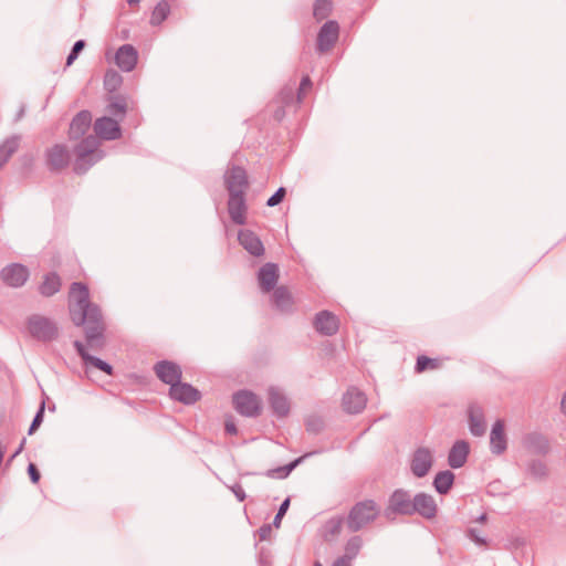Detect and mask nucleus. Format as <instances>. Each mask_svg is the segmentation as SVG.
I'll use <instances>...</instances> for the list:
<instances>
[{"mask_svg":"<svg viewBox=\"0 0 566 566\" xmlns=\"http://www.w3.org/2000/svg\"><path fill=\"white\" fill-rule=\"evenodd\" d=\"M44 406H45V403H44V401H42L38 412L35 413V416L31 422V426L29 428V434H32L42 423L43 415H44Z\"/></svg>","mask_w":566,"mask_h":566,"instance_id":"a18cd8bd","label":"nucleus"},{"mask_svg":"<svg viewBox=\"0 0 566 566\" xmlns=\"http://www.w3.org/2000/svg\"><path fill=\"white\" fill-rule=\"evenodd\" d=\"M85 48V41L78 40L74 43L67 59H66V66H70L73 64V62L77 59L78 54L82 52V50Z\"/></svg>","mask_w":566,"mask_h":566,"instance_id":"37998d69","label":"nucleus"},{"mask_svg":"<svg viewBox=\"0 0 566 566\" xmlns=\"http://www.w3.org/2000/svg\"><path fill=\"white\" fill-rule=\"evenodd\" d=\"M339 36V25L336 21H326L318 31L316 49L321 53L332 50Z\"/></svg>","mask_w":566,"mask_h":566,"instance_id":"6e6552de","label":"nucleus"},{"mask_svg":"<svg viewBox=\"0 0 566 566\" xmlns=\"http://www.w3.org/2000/svg\"><path fill=\"white\" fill-rule=\"evenodd\" d=\"M19 144H20V139L17 136L7 138L0 145V158L3 159V161H9L11 156L18 150Z\"/></svg>","mask_w":566,"mask_h":566,"instance_id":"e433bc0d","label":"nucleus"},{"mask_svg":"<svg viewBox=\"0 0 566 566\" xmlns=\"http://www.w3.org/2000/svg\"><path fill=\"white\" fill-rule=\"evenodd\" d=\"M8 161H3V159L0 158V170L3 168V166L7 164Z\"/></svg>","mask_w":566,"mask_h":566,"instance_id":"bf43d9fd","label":"nucleus"},{"mask_svg":"<svg viewBox=\"0 0 566 566\" xmlns=\"http://www.w3.org/2000/svg\"><path fill=\"white\" fill-rule=\"evenodd\" d=\"M440 367V360L437 358H429L427 356H419L416 363V371L422 373L427 369H437Z\"/></svg>","mask_w":566,"mask_h":566,"instance_id":"ea45409f","label":"nucleus"},{"mask_svg":"<svg viewBox=\"0 0 566 566\" xmlns=\"http://www.w3.org/2000/svg\"><path fill=\"white\" fill-rule=\"evenodd\" d=\"M468 536L473 541L475 542L476 544L479 545H485V539H483L482 537L479 536L476 530L474 528H470L468 531Z\"/></svg>","mask_w":566,"mask_h":566,"instance_id":"864d4df0","label":"nucleus"},{"mask_svg":"<svg viewBox=\"0 0 566 566\" xmlns=\"http://www.w3.org/2000/svg\"><path fill=\"white\" fill-rule=\"evenodd\" d=\"M470 432L475 437H482L485 433L486 424L484 412L481 406L471 405L468 410Z\"/></svg>","mask_w":566,"mask_h":566,"instance_id":"bb28decb","label":"nucleus"},{"mask_svg":"<svg viewBox=\"0 0 566 566\" xmlns=\"http://www.w3.org/2000/svg\"><path fill=\"white\" fill-rule=\"evenodd\" d=\"M332 566H352V565H348L345 560L343 559H336Z\"/></svg>","mask_w":566,"mask_h":566,"instance_id":"6e6d98bb","label":"nucleus"},{"mask_svg":"<svg viewBox=\"0 0 566 566\" xmlns=\"http://www.w3.org/2000/svg\"><path fill=\"white\" fill-rule=\"evenodd\" d=\"M286 195L284 187H280L266 201V206L275 207L281 203Z\"/></svg>","mask_w":566,"mask_h":566,"instance_id":"49530a36","label":"nucleus"},{"mask_svg":"<svg viewBox=\"0 0 566 566\" xmlns=\"http://www.w3.org/2000/svg\"><path fill=\"white\" fill-rule=\"evenodd\" d=\"M231 491L235 495L239 502H243L247 497L245 491L240 483H235L231 486Z\"/></svg>","mask_w":566,"mask_h":566,"instance_id":"8fccbe9b","label":"nucleus"},{"mask_svg":"<svg viewBox=\"0 0 566 566\" xmlns=\"http://www.w3.org/2000/svg\"><path fill=\"white\" fill-rule=\"evenodd\" d=\"M290 506V499H285L282 504L280 505L279 507V511L276 513V515L274 516V520H273V525L275 527H280L281 525V521L283 518V516L285 515L287 509Z\"/></svg>","mask_w":566,"mask_h":566,"instance_id":"de8ad7c7","label":"nucleus"},{"mask_svg":"<svg viewBox=\"0 0 566 566\" xmlns=\"http://www.w3.org/2000/svg\"><path fill=\"white\" fill-rule=\"evenodd\" d=\"M71 155L63 144H55L45 151V161L50 171H61L70 164Z\"/></svg>","mask_w":566,"mask_h":566,"instance_id":"9d476101","label":"nucleus"},{"mask_svg":"<svg viewBox=\"0 0 566 566\" xmlns=\"http://www.w3.org/2000/svg\"><path fill=\"white\" fill-rule=\"evenodd\" d=\"M560 408L564 415H566V392L564 394L560 402Z\"/></svg>","mask_w":566,"mask_h":566,"instance_id":"5fc2aeb1","label":"nucleus"},{"mask_svg":"<svg viewBox=\"0 0 566 566\" xmlns=\"http://www.w3.org/2000/svg\"><path fill=\"white\" fill-rule=\"evenodd\" d=\"M470 447L464 440L457 441L449 451L448 464L452 469H459L464 465L469 455Z\"/></svg>","mask_w":566,"mask_h":566,"instance_id":"a878e982","label":"nucleus"},{"mask_svg":"<svg viewBox=\"0 0 566 566\" xmlns=\"http://www.w3.org/2000/svg\"><path fill=\"white\" fill-rule=\"evenodd\" d=\"M27 327L33 338L44 343L55 339L59 335L56 324L39 314H33L28 318Z\"/></svg>","mask_w":566,"mask_h":566,"instance_id":"20e7f679","label":"nucleus"},{"mask_svg":"<svg viewBox=\"0 0 566 566\" xmlns=\"http://www.w3.org/2000/svg\"><path fill=\"white\" fill-rule=\"evenodd\" d=\"M523 444L533 453L545 454L549 450L548 440L537 432L526 434L523 439Z\"/></svg>","mask_w":566,"mask_h":566,"instance_id":"7c9ffc66","label":"nucleus"},{"mask_svg":"<svg viewBox=\"0 0 566 566\" xmlns=\"http://www.w3.org/2000/svg\"><path fill=\"white\" fill-rule=\"evenodd\" d=\"M238 241L245 251L255 258L263 256L265 253L263 242L259 235L250 229L240 230Z\"/></svg>","mask_w":566,"mask_h":566,"instance_id":"a211bd4d","label":"nucleus"},{"mask_svg":"<svg viewBox=\"0 0 566 566\" xmlns=\"http://www.w3.org/2000/svg\"><path fill=\"white\" fill-rule=\"evenodd\" d=\"M331 10V0H316L313 7V15L317 21H322L328 17Z\"/></svg>","mask_w":566,"mask_h":566,"instance_id":"58836bf2","label":"nucleus"},{"mask_svg":"<svg viewBox=\"0 0 566 566\" xmlns=\"http://www.w3.org/2000/svg\"><path fill=\"white\" fill-rule=\"evenodd\" d=\"M75 160L73 170L77 175L85 174L94 164L99 161L104 153L99 149V140L94 135L81 139L74 148Z\"/></svg>","mask_w":566,"mask_h":566,"instance_id":"7ed1b4c3","label":"nucleus"},{"mask_svg":"<svg viewBox=\"0 0 566 566\" xmlns=\"http://www.w3.org/2000/svg\"><path fill=\"white\" fill-rule=\"evenodd\" d=\"M93 128L97 139L116 140L122 137V129L118 120L109 116L97 118Z\"/></svg>","mask_w":566,"mask_h":566,"instance_id":"1a4fd4ad","label":"nucleus"},{"mask_svg":"<svg viewBox=\"0 0 566 566\" xmlns=\"http://www.w3.org/2000/svg\"><path fill=\"white\" fill-rule=\"evenodd\" d=\"M233 407L241 416L256 418L262 412V400L254 392L243 389L233 394Z\"/></svg>","mask_w":566,"mask_h":566,"instance_id":"39448f33","label":"nucleus"},{"mask_svg":"<svg viewBox=\"0 0 566 566\" xmlns=\"http://www.w3.org/2000/svg\"><path fill=\"white\" fill-rule=\"evenodd\" d=\"M61 277L55 272H50L44 275L42 283L39 286V292L45 297L56 294L61 289Z\"/></svg>","mask_w":566,"mask_h":566,"instance_id":"473e14b6","label":"nucleus"},{"mask_svg":"<svg viewBox=\"0 0 566 566\" xmlns=\"http://www.w3.org/2000/svg\"><path fill=\"white\" fill-rule=\"evenodd\" d=\"M528 471L537 479H542L547 475L546 464L539 460L532 461L528 465Z\"/></svg>","mask_w":566,"mask_h":566,"instance_id":"79ce46f5","label":"nucleus"},{"mask_svg":"<svg viewBox=\"0 0 566 566\" xmlns=\"http://www.w3.org/2000/svg\"><path fill=\"white\" fill-rule=\"evenodd\" d=\"M154 371L158 379L169 385L170 387L172 384L181 380L182 377V370L180 366L170 360H160L156 363L154 366Z\"/></svg>","mask_w":566,"mask_h":566,"instance_id":"dca6fc26","label":"nucleus"},{"mask_svg":"<svg viewBox=\"0 0 566 566\" xmlns=\"http://www.w3.org/2000/svg\"><path fill=\"white\" fill-rule=\"evenodd\" d=\"M224 431H226V433L231 434V436H234L238 433L237 424L234 423V421L232 419L226 420Z\"/></svg>","mask_w":566,"mask_h":566,"instance_id":"603ef678","label":"nucleus"},{"mask_svg":"<svg viewBox=\"0 0 566 566\" xmlns=\"http://www.w3.org/2000/svg\"><path fill=\"white\" fill-rule=\"evenodd\" d=\"M490 447L492 453L496 455L504 453L507 448L505 423L502 419H497L492 427L490 433Z\"/></svg>","mask_w":566,"mask_h":566,"instance_id":"4be33fe9","label":"nucleus"},{"mask_svg":"<svg viewBox=\"0 0 566 566\" xmlns=\"http://www.w3.org/2000/svg\"><path fill=\"white\" fill-rule=\"evenodd\" d=\"M170 13V4L167 0L159 1L154 8L150 15V24L159 25L161 24Z\"/></svg>","mask_w":566,"mask_h":566,"instance_id":"c9c22d12","label":"nucleus"},{"mask_svg":"<svg viewBox=\"0 0 566 566\" xmlns=\"http://www.w3.org/2000/svg\"><path fill=\"white\" fill-rule=\"evenodd\" d=\"M272 534V526L270 524H263L258 531L256 535L260 542L270 539Z\"/></svg>","mask_w":566,"mask_h":566,"instance_id":"09e8293b","label":"nucleus"},{"mask_svg":"<svg viewBox=\"0 0 566 566\" xmlns=\"http://www.w3.org/2000/svg\"><path fill=\"white\" fill-rule=\"evenodd\" d=\"M433 464L432 452L424 447L418 448L411 458L410 469L415 476H426Z\"/></svg>","mask_w":566,"mask_h":566,"instance_id":"ddd939ff","label":"nucleus"},{"mask_svg":"<svg viewBox=\"0 0 566 566\" xmlns=\"http://www.w3.org/2000/svg\"><path fill=\"white\" fill-rule=\"evenodd\" d=\"M363 545V541L360 536H353L350 537L346 544H345V553L343 556L338 557L337 559L345 560L348 565H352V560L358 555L360 548Z\"/></svg>","mask_w":566,"mask_h":566,"instance_id":"f704fd0d","label":"nucleus"},{"mask_svg":"<svg viewBox=\"0 0 566 566\" xmlns=\"http://www.w3.org/2000/svg\"><path fill=\"white\" fill-rule=\"evenodd\" d=\"M30 276L29 270L21 263H11L1 270V279L11 287H21Z\"/></svg>","mask_w":566,"mask_h":566,"instance_id":"9b49d317","label":"nucleus"},{"mask_svg":"<svg viewBox=\"0 0 566 566\" xmlns=\"http://www.w3.org/2000/svg\"><path fill=\"white\" fill-rule=\"evenodd\" d=\"M28 474L32 483H38L40 481V472L34 463H30L28 465Z\"/></svg>","mask_w":566,"mask_h":566,"instance_id":"3c124183","label":"nucleus"},{"mask_svg":"<svg viewBox=\"0 0 566 566\" xmlns=\"http://www.w3.org/2000/svg\"><path fill=\"white\" fill-rule=\"evenodd\" d=\"M272 303L275 308L282 313H292L294 308V297L290 290L284 286H277L272 294Z\"/></svg>","mask_w":566,"mask_h":566,"instance_id":"393cba45","label":"nucleus"},{"mask_svg":"<svg viewBox=\"0 0 566 566\" xmlns=\"http://www.w3.org/2000/svg\"><path fill=\"white\" fill-rule=\"evenodd\" d=\"M268 394V399L272 412L277 418L286 417L290 412V401L286 398V396L279 388L275 387H270Z\"/></svg>","mask_w":566,"mask_h":566,"instance_id":"b1692460","label":"nucleus"},{"mask_svg":"<svg viewBox=\"0 0 566 566\" xmlns=\"http://www.w3.org/2000/svg\"><path fill=\"white\" fill-rule=\"evenodd\" d=\"M314 566H322L319 562H315Z\"/></svg>","mask_w":566,"mask_h":566,"instance_id":"e2e57ef3","label":"nucleus"},{"mask_svg":"<svg viewBox=\"0 0 566 566\" xmlns=\"http://www.w3.org/2000/svg\"><path fill=\"white\" fill-rule=\"evenodd\" d=\"M302 462V458H297L286 465L271 469L266 472V476L272 479H285Z\"/></svg>","mask_w":566,"mask_h":566,"instance_id":"4c0bfd02","label":"nucleus"},{"mask_svg":"<svg viewBox=\"0 0 566 566\" xmlns=\"http://www.w3.org/2000/svg\"><path fill=\"white\" fill-rule=\"evenodd\" d=\"M72 322L77 325H85L86 345L93 350H101L104 347L105 323L101 308L90 303L81 310L70 307Z\"/></svg>","mask_w":566,"mask_h":566,"instance_id":"f257e3e1","label":"nucleus"},{"mask_svg":"<svg viewBox=\"0 0 566 566\" xmlns=\"http://www.w3.org/2000/svg\"><path fill=\"white\" fill-rule=\"evenodd\" d=\"M315 329L326 336L335 335L339 328V321L336 315L329 311H321L315 315L314 318Z\"/></svg>","mask_w":566,"mask_h":566,"instance_id":"6ab92c4d","label":"nucleus"},{"mask_svg":"<svg viewBox=\"0 0 566 566\" xmlns=\"http://www.w3.org/2000/svg\"><path fill=\"white\" fill-rule=\"evenodd\" d=\"M279 266L275 263H265L262 265L258 272V281L260 289L263 293H269L272 290L274 291L276 287V283L279 281Z\"/></svg>","mask_w":566,"mask_h":566,"instance_id":"aec40b11","label":"nucleus"},{"mask_svg":"<svg viewBox=\"0 0 566 566\" xmlns=\"http://www.w3.org/2000/svg\"><path fill=\"white\" fill-rule=\"evenodd\" d=\"M92 125L91 112L84 109L78 112L72 119L69 128L70 139L84 138L83 136L87 133Z\"/></svg>","mask_w":566,"mask_h":566,"instance_id":"412c9836","label":"nucleus"},{"mask_svg":"<svg viewBox=\"0 0 566 566\" xmlns=\"http://www.w3.org/2000/svg\"><path fill=\"white\" fill-rule=\"evenodd\" d=\"M485 520H486V515H485V514H483V515L480 517V521H482V522H483V521H485Z\"/></svg>","mask_w":566,"mask_h":566,"instance_id":"052dcab7","label":"nucleus"},{"mask_svg":"<svg viewBox=\"0 0 566 566\" xmlns=\"http://www.w3.org/2000/svg\"><path fill=\"white\" fill-rule=\"evenodd\" d=\"M438 506L432 495L420 492L413 496V514H419L426 520L437 516Z\"/></svg>","mask_w":566,"mask_h":566,"instance_id":"f3484780","label":"nucleus"},{"mask_svg":"<svg viewBox=\"0 0 566 566\" xmlns=\"http://www.w3.org/2000/svg\"><path fill=\"white\" fill-rule=\"evenodd\" d=\"M224 187L228 195H247L249 179L245 169L237 165L230 166L224 174Z\"/></svg>","mask_w":566,"mask_h":566,"instance_id":"0eeeda50","label":"nucleus"},{"mask_svg":"<svg viewBox=\"0 0 566 566\" xmlns=\"http://www.w3.org/2000/svg\"><path fill=\"white\" fill-rule=\"evenodd\" d=\"M345 518L342 515H336L327 521L321 527V536L325 542L334 541L342 532Z\"/></svg>","mask_w":566,"mask_h":566,"instance_id":"c85d7f7f","label":"nucleus"},{"mask_svg":"<svg viewBox=\"0 0 566 566\" xmlns=\"http://www.w3.org/2000/svg\"><path fill=\"white\" fill-rule=\"evenodd\" d=\"M313 83L308 75L302 77L297 94H296V104H301L307 94L312 91Z\"/></svg>","mask_w":566,"mask_h":566,"instance_id":"a19ab883","label":"nucleus"},{"mask_svg":"<svg viewBox=\"0 0 566 566\" xmlns=\"http://www.w3.org/2000/svg\"><path fill=\"white\" fill-rule=\"evenodd\" d=\"M367 403L366 395L356 387H349L343 395V409L349 415L360 413Z\"/></svg>","mask_w":566,"mask_h":566,"instance_id":"4468645a","label":"nucleus"},{"mask_svg":"<svg viewBox=\"0 0 566 566\" xmlns=\"http://www.w3.org/2000/svg\"><path fill=\"white\" fill-rule=\"evenodd\" d=\"M70 298L75 302L74 305L70 304V307L81 310L82 307L90 304V291L88 287L81 282H74L70 287Z\"/></svg>","mask_w":566,"mask_h":566,"instance_id":"c756f323","label":"nucleus"},{"mask_svg":"<svg viewBox=\"0 0 566 566\" xmlns=\"http://www.w3.org/2000/svg\"><path fill=\"white\" fill-rule=\"evenodd\" d=\"M305 426L307 431L317 433L323 429L324 422L318 417H310L307 418Z\"/></svg>","mask_w":566,"mask_h":566,"instance_id":"c03bdc74","label":"nucleus"},{"mask_svg":"<svg viewBox=\"0 0 566 566\" xmlns=\"http://www.w3.org/2000/svg\"><path fill=\"white\" fill-rule=\"evenodd\" d=\"M385 514L387 517L391 515H413V497L408 491L395 490L389 496Z\"/></svg>","mask_w":566,"mask_h":566,"instance_id":"423d86ee","label":"nucleus"},{"mask_svg":"<svg viewBox=\"0 0 566 566\" xmlns=\"http://www.w3.org/2000/svg\"><path fill=\"white\" fill-rule=\"evenodd\" d=\"M228 213L234 224L243 226L247 223L248 205L245 195H229Z\"/></svg>","mask_w":566,"mask_h":566,"instance_id":"2eb2a0df","label":"nucleus"},{"mask_svg":"<svg viewBox=\"0 0 566 566\" xmlns=\"http://www.w3.org/2000/svg\"><path fill=\"white\" fill-rule=\"evenodd\" d=\"M138 60V53L136 49L130 44L122 45L115 55L116 65L123 72H130L135 69Z\"/></svg>","mask_w":566,"mask_h":566,"instance_id":"5701e85b","label":"nucleus"},{"mask_svg":"<svg viewBox=\"0 0 566 566\" xmlns=\"http://www.w3.org/2000/svg\"><path fill=\"white\" fill-rule=\"evenodd\" d=\"M380 515V506L371 499L356 502L345 517V524L350 533H357L371 525Z\"/></svg>","mask_w":566,"mask_h":566,"instance_id":"f03ea898","label":"nucleus"},{"mask_svg":"<svg viewBox=\"0 0 566 566\" xmlns=\"http://www.w3.org/2000/svg\"><path fill=\"white\" fill-rule=\"evenodd\" d=\"M454 481V474L449 471H440L437 473L433 480V486L436 491L440 494H447Z\"/></svg>","mask_w":566,"mask_h":566,"instance_id":"72a5a7b5","label":"nucleus"},{"mask_svg":"<svg viewBox=\"0 0 566 566\" xmlns=\"http://www.w3.org/2000/svg\"><path fill=\"white\" fill-rule=\"evenodd\" d=\"M169 396L172 400L184 405H193L201 398L198 389L187 382L179 380L169 388Z\"/></svg>","mask_w":566,"mask_h":566,"instance_id":"f8f14e48","label":"nucleus"},{"mask_svg":"<svg viewBox=\"0 0 566 566\" xmlns=\"http://www.w3.org/2000/svg\"><path fill=\"white\" fill-rule=\"evenodd\" d=\"M128 98L124 95H115L109 98L106 111L117 120H122L129 109Z\"/></svg>","mask_w":566,"mask_h":566,"instance_id":"2f4dec72","label":"nucleus"},{"mask_svg":"<svg viewBox=\"0 0 566 566\" xmlns=\"http://www.w3.org/2000/svg\"><path fill=\"white\" fill-rule=\"evenodd\" d=\"M113 78L116 80V81H119V77H117L116 74L113 75Z\"/></svg>","mask_w":566,"mask_h":566,"instance_id":"680f3d73","label":"nucleus"},{"mask_svg":"<svg viewBox=\"0 0 566 566\" xmlns=\"http://www.w3.org/2000/svg\"><path fill=\"white\" fill-rule=\"evenodd\" d=\"M23 443H24V440L22 441L20 448L14 452L13 457H15L17 454H19V452L22 450L23 448Z\"/></svg>","mask_w":566,"mask_h":566,"instance_id":"13d9d810","label":"nucleus"},{"mask_svg":"<svg viewBox=\"0 0 566 566\" xmlns=\"http://www.w3.org/2000/svg\"><path fill=\"white\" fill-rule=\"evenodd\" d=\"M74 347L85 364L92 365L107 375H113V367L101 358L90 355L82 342L75 340Z\"/></svg>","mask_w":566,"mask_h":566,"instance_id":"cd10ccee","label":"nucleus"},{"mask_svg":"<svg viewBox=\"0 0 566 566\" xmlns=\"http://www.w3.org/2000/svg\"><path fill=\"white\" fill-rule=\"evenodd\" d=\"M127 2L129 6H135V4H138L140 2V0H127Z\"/></svg>","mask_w":566,"mask_h":566,"instance_id":"4d7b16f0","label":"nucleus"}]
</instances>
